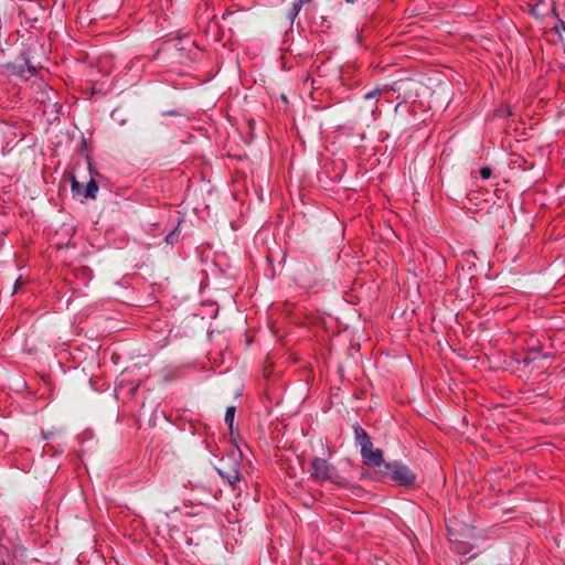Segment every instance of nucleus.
<instances>
[{"mask_svg":"<svg viewBox=\"0 0 565 565\" xmlns=\"http://www.w3.org/2000/svg\"><path fill=\"white\" fill-rule=\"evenodd\" d=\"M376 473H381L398 486L409 487L415 483L416 475L403 461H363Z\"/></svg>","mask_w":565,"mask_h":565,"instance_id":"obj_1","label":"nucleus"},{"mask_svg":"<svg viewBox=\"0 0 565 565\" xmlns=\"http://www.w3.org/2000/svg\"><path fill=\"white\" fill-rule=\"evenodd\" d=\"M42 438L46 441L42 447L43 457L62 456L65 449V443L62 441V429L53 428L42 430Z\"/></svg>","mask_w":565,"mask_h":565,"instance_id":"obj_2","label":"nucleus"},{"mask_svg":"<svg viewBox=\"0 0 565 565\" xmlns=\"http://www.w3.org/2000/svg\"><path fill=\"white\" fill-rule=\"evenodd\" d=\"M355 443L360 446L362 459H383L381 449H374L367 433L361 427H354Z\"/></svg>","mask_w":565,"mask_h":565,"instance_id":"obj_3","label":"nucleus"},{"mask_svg":"<svg viewBox=\"0 0 565 565\" xmlns=\"http://www.w3.org/2000/svg\"><path fill=\"white\" fill-rule=\"evenodd\" d=\"M308 471L317 481L339 482V476L335 468L329 461H307Z\"/></svg>","mask_w":565,"mask_h":565,"instance_id":"obj_4","label":"nucleus"},{"mask_svg":"<svg viewBox=\"0 0 565 565\" xmlns=\"http://www.w3.org/2000/svg\"><path fill=\"white\" fill-rule=\"evenodd\" d=\"M228 465L223 467H215L220 477L227 482L233 489L241 480L239 461H226Z\"/></svg>","mask_w":565,"mask_h":565,"instance_id":"obj_5","label":"nucleus"},{"mask_svg":"<svg viewBox=\"0 0 565 565\" xmlns=\"http://www.w3.org/2000/svg\"><path fill=\"white\" fill-rule=\"evenodd\" d=\"M454 548L456 553L467 556V558L475 557L479 553V550H476L475 546H470L461 542H457Z\"/></svg>","mask_w":565,"mask_h":565,"instance_id":"obj_6","label":"nucleus"},{"mask_svg":"<svg viewBox=\"0 0 565 565\" xmlns=\"http://www.w3.org/2000/svg\"><path fill=\"white\" fill-rule=\"evenodd\" d=\"M97 192H98V184L94 179H92L84 188L83 198L84 199H95Z\"/></svg>","mask_w":565,"mask_h":565,"instance_id":"obj_7","label":"nucleus"},{"mask_svg":"<svg viewBox=\"0 0 565 565\" xmlns=\"http://www.w3.org/2000/svg\"><path fill=\"white\" fill-rule=\"evenodd\" d=\"M301 6L296 1L294 0L291 2V6L290 8L288 9L287 13H286V17L287 19H289L291 22L295 20V18L299 14V12L301 11Z\"/></svg>","mask_w":565,"mask_h":565,"instance_id":"obj_8","label":"nucleus"},{"mask_svg":"<svg viewBox=\"0 0 565 565\" xmlns=\"http://www.w3.org/2000/svg\"><path fill=\"white\" fill-rule=\"evenodd\" d=\"M236 408L235 406H228L225 412L224 420L228 425L230 429L233 427Z\"/></svg>","mask_w":565,"mask_h":565,"instance_id":"obj_9","label":"nucleus"},{"mask_svg":"<svg viewBox=\"0 0 565 565\" xmlns=\"http://www.w3.org/2000/svg\"><path fill=\"white\" fill-rule=\"evenodd\" d=\"M179 238H180V232L178 230V227H175L174 230H172L164 238L166 243L168 244H175L177 242H179Z\"/></svg>","mask_w":565,"mask_h":565,"instance_id":"obj_10","label":"nucleus"},{"mask_svg":"<svg viewBox=\"0 0 565 565\" xmlns=\"http://www.w3.org/2000/svg\"><path fill=\"white\" fill-rule=\"evenodd\" d=\"M71 188L74 195L83 196L84 186L74 177L72 178Z\"/></svg>","mask_w":565,"mask_h":565,"instance_id":"obj_11","label":"nucleus"},{"mask_svg":"<svg viewBox=\"0 0 565 565\" xmlns=\"http://www.w3.org/2000/svg\"><path fill=\"white\" fill-rule=\"evenodd\" d=\"M10 558L9 550L0 544V565H6Z\"/></svg>","mask_w":565,"mask_h":565,"instance_id":"obj_12","label":"nucleus"},{"mask_svg":"<svg viewBox=\"0 0 565 565\" xmlns=\"http://www.w3.org/2000/svg\"><path fill=\"white\" fill-rule=\"evenodd\" d=\"M491 175H492V170H491V168H489V167H482V168L480 169V177H481L483 180H487V179L491 178Z\"/></svg>","mask_w":565,"mask_h":565,"instance_id":"obj_13","label":"nucleus"},{"mask_svg":"<svg viewBox=\"0 0 565 565\" xmlns=\"http://www.w3.org/2000/svg\"><path fill=\"white\" fill-rule=\"evenodd\" d=\"M381 94V89L380 88H375V89H372L367 93L364 94V98L365 99H372V98H376L377 96H380Z\"/></svg>","mask_w":565,"mask_h":565,"instance_id":"obj_14","label":"nucleus"},{"mask_svg":"<svg viewBox=\"0 0 565 565\" xmlns=\"http://www.w3.org/2000/svg\"><path fill=\"white\" fill-rule=\"evenodd\" d=\"M162 115L163 116H180L181 111H179V110H169V111H164Z\"/></svg>","mask_w":565,"mask_h":565,"instance_id":"obj_15","label":"nucleus"},{"mask_svg":"<svg viewBox=\"0 0 565 565\" xmlns=\"http://www.w3.org/2000/svg\"><path fill=\"white\" fill-rule=\"evenodd\" d=\"M22 284H23V282H22V279H21V277H19V278L15 280V284H14V290H13V292H17V290H18V288H19V286H20V285H22Z\"/></svg>","mask_w":565,"mask_h":565,"instance_id":"obj_16","label":"nucleus"},{"mask_svg":"<svg viewBox=\"0 0 565 565\" xmlns=\"http://www.w3.org/2000/svg\"><path fill=\"white\" fill-rule=\"evenodd\" d=\"M537 7H539V4H536V6L532 7V9H531V13H532V14H534V15H539V13H537Z\"/></svg>","mask_w":565,"mask_h":565,"instance_id":"obj_17","label":"nucleus"},{"mask_svg":"<svg viewBox=\"0 0 565 565\" xmlns=\"http://www.w3.org/2000/svg\"><path fill=\"white\" fill-rule=\"evenodd\" d=\"M28 72H29V73H31L32 75H34V74H35V67H34V66L29 65V66H28Z\"/></svg>","mask_w":565,"mask_h":565,"instance_id":"obj_18","label":"nucleus"},{"mask_svg":"<svg viewBox=\"0 0 565 565\" xmlns=\"http://www.w3.org/2000/svg\"><path fill=\"white\" fill-rule=\"evenodd\" d=\"M301 7L308 2H310L311 0H296Z\"/></svg>","mask_w":565,"mask_h":565,"instance_id":"obj_19","label":"nucleus"},{"mask_svg":"<svg viewBox=\"0 0 565 565\" xmlns=\"http://www.w3.org/2000/svg\"><path fill=\"white\" fill-rule=\"evenodd\" d=\"M15 73H17L18 75H20L21 77H23V76H24V75H23L24 71H23L22 68L17 70V71H15Z\"/></svg>","mask_w":565,"mask_h":565,"instance_id":"obj_20","label":"nucleus"},{"mask_svg":"<svg viewBox=\"0 0 565 565\" xmlns=\"http://www.w3.org/2000/svg\"><path fill=\"white\" fill-rule=\"evenodd\" d=\"M561 25H562V29L565 30V22L564 21L561 22Z\"/></svg>","mask_w":565,"mask_h":565,"instance_id":"obj_21","label":"nucleus"}]
</instances>
